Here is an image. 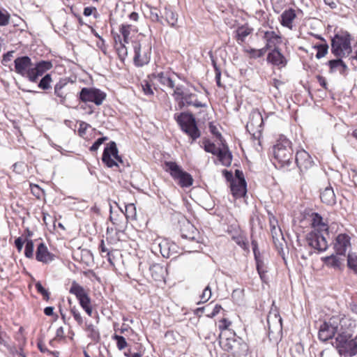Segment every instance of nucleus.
<instances>
[{
    "label": "nucleus",
    "mask_w": 357,
    "mask_h": 357,
    "mask_svg": "<svg viewBox=\"0 0 357 357\" xmlns=\"http://www.w3.org/2000/svg\"><path fill=\"white\" fill-rule=\"evenodd\" d=\"M356 321L349 317L345 315H336L325 321L319 328V338L326 342L332 338L336 333H340L342 330L354 328Z\"/></svg>",
    "instance_id": "f257e3e1"
},
{
    "label": "nucleus",
    "mask_w": 357,
    "mask_h": 357,
    "mask_svg": "<svg viewBox=\"0 0 357 357\" xmlns=\"http://www.w3.org/2000/svg\"><path fill=\"white\" fill-rule=\"evenodd\" d=\"M353 330H342L335 337L333 345L341 356H352L357 354V335L351 337Z\"/></svg>",
    "instance_id": "f03ea898"
},
{
    "label": "nucleus",
    "mask_w": 357,
    "mask_h": 357,
    "mask_svg": "<svg viewBox=\"0 0 357 357\" xmlns=\"http://www.w3.org/2000/svg\"><path fill=\"white\" fill-rule=\"evenodd\" d=\"M292 152L291 142L287 137L280 136L273 146V155L281 167L290 164Z\"/></svg>",
    "instance_id": "7ed1b4c3"
},
{
    "label": "nucleus",
    "mask_w": 357,
    "mask_h": 357,
    "mask_svg": "<svg viewBox=\"0 0 357 357\" xmlns=\"http://www.w3.org/2000/svg\"><path fill=\"white\" fill-rule=\"evenodd\" d=\"M351 40V36L347 31H340L336 33L332 39V52L339 57L349 56L352 52Z\"/></svg>",
    "instance_id": "20e7f679"
},
{
    "label": "nucleus",
    "mask_w": 357,
    "mask_h": 357,
    "mask_svg": "<svg viewBox=\"0 0 357 357\" xmlns=\"http://www.w3.org/2000/svg\"><path fill=\"white\" fill-rule=\"evenodd\" d=\"M165 170L178 182L181 188H188L192 185L193 178L192 176L183 171L181 167L175 162L167 161L165 162Z\"/></svg>",
    "instance_id": "39448f33"
},
{
    "label": "nucleus",
    "mask_w": 357,
    "mask_h": 357,
    "mask_svg": "<svg viewBox=\"0 0 357 357\" xmlns=\"http://www.w3.org/2000/svg\"><path fill=\"white\" fill-rule=\"evenodd\" d=\"M177 123L182 130L188 135L195 141L200 137V132L197 128L195 117L188 113H181L175 116Z\"/></svg>",
    "instance_id": "423d86ee"
},
{
    "label": "nucleus",
    "mask_w": 357,
    "mask_h": 357,
    "mask_svg": "<svg viewBox=\"0 0 357 357\" xmlns=\"http://www.w3.org/2000/svg\"><path fill=\"white\" fill-rule=\"evenodd\" d=\"M69 292L76 296L81 307L89 316H91L93 310L91 305V298L84 287L74 281L72 283Z\"/></svg>",
    "instance_id": "0eeeda50"
},
{
    "label": "nucleus",
    "mask_w": 357,
    "mask_h": 357,
    "mask_svg": "<svg viewBox=\"0 0 357 357\" xmlns=\"http://www.w3.org/2000/svg\"><path fill=\"white\" fill-rule=\"evenodd\" d=\"M106 98V94L96 88H83L79 92V100L84 102H91L100 105Z\"/></svg>",
    "instance_id": "6e6552de"
},
{
    "label": "nucleus",
    "mask_w": 357,
    "mask_h": 357,
    "mask_svg": "<svg viewBox=\"0 0 357 357\" xmlns=\"http://www.w3.org/2000/svg\"><path fill=\"white\" fill-rule=\"evenodd\" d=\"M102 160L108 167L118 166L119 162H123L121 157L119 155L118 149L114 142H109L105 148Z\"/></svg>",
    "instance_id": "1a4fd4ad"
},
{
    "label": "nucleus",
    "mask_w": 357,
    "mask_h": 357,
    "mask_svg": "<svg viewBox=\"0 0 357 357\" xmlns=\"http://www.w3.org/2000/svg\"><path fill=\"white\" fill-rule=\"evenodd\" d=\"M14 63L15 70L17 74L26 77L30 82L31 79L34 78L33 73V64L29 56L18 57L15 59Z\"/></svg>",
    "instance_id": "9d476101"
},
{
    "label": "nucleus",
    "mask_w": 357,
    "mask_h": 357,
    "mask_svg": "<svg viewBox=\"0 0 357 357\" xmlns=\"http://www.w3.org/2000/svg\"><path fill=\"white\" fill-rule=\"evenodd\" d=\"M135 51L134 62L138 66H142L149 62L151 57V47L149 45L135 42L133 44Z\"/></svg>",
    "instance_id": "9b49d317"
},
{
    "label": "nucleus",
    "mask_w": 357,
    "mask_h": 357,
    "mask_svg": "<svg viewBox=\"0 0 357 357\" xmlns=\"http://www.w3.org/2000/svg\"><path fill=\"white\" fill-rule=\"evenodd\" d=\"M326 235L311 231L306 236L307 243L309 246L319 252L325 251L328 248Z\"/></svg>",
    "instance_id": "f8f14e48"
},
{
    "label": "nucleus",
    "mask_w": 357,
    "mask_h": 357,
    "mask_svg": "<svg viewBox=\"0 0 357 357\" xmlns=\"http://www.w3.org/2000/svg\"><path fill=\"white\" fill-rule=\"evenodd\" d=\"M333 248L337 255L345 256L351 248V237L347 234H338L335 238Z\"/></svg>",
    "instance_id": "ddd939ff"
},
{
    "label": "nucleus",
    "mask_w": 357,
    "mask_h": 357,
    "mask_svg": "<svg viewBox=\"0 0 357 357\" xmlns=\"http://www.w3.org/2000/svg\"><path fill=\"white\" fill-rule=\"evenodd\" d=\"M176 75L174 72H172L169 70H167L156 72L155 73H153L151 76L155 79L158 80L164 86H167L170 89H174V77Z\"/></svg>",
    "instance_id": "4468645a"
},
{
    "label": "nucleus",
    "mask_w": 357,
    "mask_h": 357,
    "mask_svg": "<svg viewBox=\"0 0 357 357\" xmlns=\"http://www.w3.org/2000/svg\"><path fill=\"white\" fill-rule=\"evenodd\" d=\"M153 245L154 248H156L155 247L159 248L160 254L165 258H169L173 255L176 247L175 244L171 243L169 240L161 238L155 239Z\"/></svg>",
    "instance_id": "2eb2a0df"
},
{
    "label": "nucleus",
    "mask_w": 357,
    "mask_h": 357,
    "mask_svg": "<svg viewBox=\"0 0 357 357\" xmlns=\"http://www.w3.org/2000/svg\"><path fill=\"white\" fill-rule=\"evenodd\" d=\"M263 124V118L258 111H252L250 115L249 121L246 125L247 130L251 132H260Z\"/></svg>",
    "instance_id": "dca6fc26"
},
{
    "label": "nucleus",
    "mask_w": 357,
    "mask_h": 357,
    "mask_svg": "<svg viewBox=\"0 0 357 357\" xmlns=\"http://www.w3.org/2000/svg\"><path fill=\"white\" fill-rule=\"evenodd\" d=\"M311 218V225L313 229L312 231H314L317 233L326 234L328 236V226L326 221H325L324 218L317 213H312Z\"/></svg>",
    "instance_id": "f3484780"
},
{
    "label": "nucleus",
    "mask_w": 357,
    "mask_h": 357,
    "mask_svg": "<svg viewBox=\"0 0 357 357\" xmlns=\"http://www.w3.org/2000/svg\"><path fill=\"white\" fill-rule=\"evenodd\" d=\"M295 160L301 170L307 169L313 165V160L310 155L303 149L296 152Z\"/></svg>",
    "instance_id": "a211bd4d"
},
{
    "label": "nucleus",
    "mask_w": 357,
    "mask_h": 357,
    "mask_svg": "<svg viewBox=\"0 0 357 357\" xmlns=\"http://www.w3.org/2000/svg\"><path fill=\"white\" fill-rule=\"evenodd\" d=\"M69 93L68 82L66 79H60L54 86V94L61 104L64 105Z\"/></svg>",
    "instance_id": "6ab92c4d"
},
{
    "label": "nucleus",
    "mask_w": 357,
    "mask_h": 357,
    "mask_svg": "<svg viewBox=\"0 0 357 357\" xmlns=\"http://www.w3.org/2000/svg\"><path fill=\"white\" fill-rule=\"evenodd\" d=\"M263 39L266 43L264 48L267 50L276 47L281 43V37L273 31H267L264 33Z\"/></svg>",
    "instance_id": "aec40b11"
},
{
    "label": "nucleus",
    "mask_w": 357,
    "mask_h": 357,
    "mask_svg": "<svg viewBox=\"0 0 357 357\" xmlns=\"http://www.w3.org/2000/svg\"><path fill=\"white\" fill-rule=\"evenodd\" d=\"M36 258L38 261L47 264L53 261L54 255L43 243H40L36 250Z\"/></svg>",
    "instance_id": "412c9836"
},
{
    "label": "nucleus",
    "mask_w": 357,
    "mask_h": 357,
    "mask_svg": "<svg viewBox=\"0 0 357 357\" xmlns=\"http://www.w3.org/2000/svg\"><path fill=\"white\" fill-rule=\"evenodd\" d=\"M52 68V64L50 61H42L33 65V79H31V82H36L38 78L42 76L46 71Z\"/></svg>",
    "instance_id": "4be33fe9"
},
{
    "label": "nucleus",
    "mask_w": 357,
    "mask_h": 357,
    "mask_svg": "<svg viewBox=\"0 0 357 357\" xmlns=\"http://www.w3.org/2000/svg\"><path fill=\"white\" fill-rule=\"evenodd\" d=\"M267 61L272 64L280 67H284L287 63L285 57L278 48H275L272 52L268 53Z\"/></svg>",
    "instance_id": "5701e85b"
},
{
    "label": "nucleus",
    "mask_w": 357,
    "mask_h": 357,
    "mask_svg": "<svg viewBox=\"0 0 357 357\" xmlns=\"http://www.w3.org/2000/svg\"><path fill=\"white\" fill-rule=\"evenodd\" d=\"M231 191L236 198L244 197L247 192L245 181L240 179L238 181H232L231 183Z\"/></svg>",
    "instance_id": "b1692460"
},
{
    "label": "nucleus",
    "mask_w": 357,
    "mask_h": 357,
    "mask_svg": "<svg viewBox=\"0 0 357 357\" xmlns=\"http://www.w3.org/2000/svg\"><path fill=\"white\" fill-rule=\"evenodd\" d=\"M296 15L295 13V10L293 9H289L284 10L280 17H281V24L284 26H286L290 29H292L293 27V22L295 20Z\"/></svg>",
    "instance_id": "393cba45"
},
{
    "label": "nucleus",
    "mask_w": 357,
    "mask_h": 357,
    "mask_svg": "<svg viewBox=\"0 0 357 357\" xmlns=\"http://www.w3.org/2000/svg\"><path fill=\"white\" fill-rule=\"evenodd\" d=\"M344 257L335 252V255L333 254L331 256L323 258V261L327 266L337 268L343 264L344 261Z\"/></svg>",
    "instance_id": "a878e982"
},
{
    "label": "nucleus",
    "mask_w": 357,
    "mask_h": 357,
    "mask_svg": "<svg viewBox=\"0 0 357 357\" xmlns=\"http://www.w3.org/2000/svg\"><path fill=\"white\" fill-rule=\"evenodd\" d=\"M328 64L330 68V73L338 72L340 74L344 75L347 70V65L340 59L331 60L328 62Z\"/></svg>",
    "instance_id": "bb28decb"
},
{
    "label": "nucleus",
    "mask_w": 357,
    "mask_h": 357,
    "mask_svg": "<svg viewBox=\"0 0 357 357\" xmlns=\"http://www.w3.org/2000/svg\"><path fill=\"white\" fill-rule=\"evenodd\" d=\"M217 156L222 165L229 167L231 165L232 161V155L227 146H223V147L220 150Z\"/></svg>",
    "instance_id": "cd10ccee"
},
{
    "label": "nucleus",
    "mask_w": 357,
    "mask_h": 357,
    "mask_svg": "<svg viewBox=\"0 0 357 357\" xmlns=\"http://www.w3.org/2000/svg\"><path fill=\"white\" fill-rule=\"evenodd\" d=\"M320 198L322 202L328 204L333 205L335 203V195L331 187H326L320 195Z\"/></svg>",
    "instance_id": "c85d7f7f"
},
{
    "label": "nucleus",
    "mask_w": 357,
    "mask_h": 357,
    "mask_svg": "<svg viewBox=\"0 0 357 357\" xmlns=\"http://www.w3.org/2000/svg\"><path fill=\"white\" fill-rule=\"evenodd\" d=\"M196 95L194 93H185L184 96L183 97V100H184L185 106L193 105L195 107H205L206 106V104L202 103L200 101L197 100L196 98Z\"/></svg>",
    "instance_id": "c756f323"
},
{
    "label": "nucleus",
    "mask_w": 357,
    "mask_h": 357,
    "mask_svg": "<svg viewBox=\"0 0 357 357\" xmlns=\"http://www.w3.org/2000/svg\"><path fill=\"white\" fill-rule=\"evenodd\" d=\"M271 232L275 246L278 248L282 246L284 239L281 229L278 226H273L271 228Z\"/></svg>",
    "instance_id": "7c9ffc66"
},
{
    "label": "nucleus",
    "mask_w": 357,
    "mask_h": 357,
    "mask_svg": "<svg viewBox=\"0 0 357 357\" xmlns=\"http://www.w3.org/2000/svg\"><path fill=\"white\" fill-rule=\"evenodd\" d=\"M253 29L248 26H239L236 31V38L238 43H243L252 32Z\"/></svg>",
    "instance_id": "2f4dec72"
},
{
    "label": "nucleus",
    "mask_w": 357,
    "mask_h": 357,
    "mask_svg": "<svg viewBox=\"0 0 357 357\" xmlns=\"http://www.w3.org/2000/svg\"><path fill=\"white\" fill-rule=\"evenodd\" d=\"M150 271L153 280L161 281L164 278L165 268L161 265L156 264L150 267Z\"/></svg>",
    "instance_id": "473e14b6"
},
{
    "label": "nucleus",
    "mask_w": 357,
    "mask_h": 357,
    "mask_svg": "<svg viewBox=\"0 0 357 357\" xmlns=\"http://www.w3.org/2000/svg\"><path fill=\"white\" fill-rule=\"evenodd\" d=\"M186 92H185L183 87L178 86L175 88L173 96L174 98V100L177 102L178 106L179 109H182L183 107H185L184 100H183V97L185 94Z\"/></svg>",
    "instance_id": "72a5a7b5"
},
{
    "label": "nucleus",
    "mask_w": 357,
    "mask_h": 357,
    "mask_svg": "<svg viewBox=\"0 0 357 357\" xmlns=\"http://www.w3.org/2000/svg\"><path fill=\"white\" fill-rule=\"evenodd\" d=\"M165 16L167 23L175 26L178 21V15L169 8H165Z\"/></svg>",
    "instance_id": "f704fd0d"
},
{
    "label": "nucleus",
    "mask_w": 357,
    "mask_h": 357,
    "mask_svg": "<svg viewBox=\"0 0 357 357\" xmlns=\"http://www.w3.org/2000/svg\"><path fill=\"white\" fill-rule=\"evenodd\" d=\"M252 244L253 245V252H254L255 259H256V262H257V269L258 273L260 275V278L261 279H263L266 271L263 268V262H262V261H261L259 259L258 256H257V244H256L255 241H252Z\"/></svg>",
    "instance_id": "c9c22d12"
},
{
    "label": "nucleus",
    "mask_w": 357,
    "mask_h": 357,
    "mask_svg": "<svg viewBox=\"0 0 357 357\" xmlns=\"http://www.w3.org/2000/svg\"><path fill=\"white\" fill-rule=\"evenodd\" d=\"M203 148L207 153H210L214 155H217L219 153L220 148L217 147L215 144L212 143L209 140H204L203 142Z\"/></svg>",
    "instance_id": "e433bc0d"
},
{
    "label": "nucleus",
    "mask_w": 357,
    "mask_h": 357,
    "mask_svg": "<svg viewBox=\"0 0 357 357\" xmlns=\"http://www.w3.org/2000/svg\"><path fill=\"white\" fill-rule=\"evenodd\" d=\"M348 267L357 274V252L350 253L347 256Z\"/></svg>",
    "instance_id": "4c0bfd02"
},
{
    "label": "nucleus",
    "mask_w": 357,
    "mask_h": 357,
    "mask_svg": "<svg viewBox=\"0 0 357 357\" xmlns=\"http://www.w3.org/2000/svg\"><path fill=\"white\" fill-rule=\"evenodd\" d=\"M115 44L116 47L118 51V53L120 56H126L128 54L127 48L126 47V44L124 42H122L121 39L120 38V36H118L117 37H115Z\"/></svg>",
    "instance_id": "58836bf2"
},
{
    "label": "nucleus",
    "mask_w": 357,
    "mask_h": 357,
    "mask_svg": "<svg viewBox=\"0 0 357 357\" xmlns=\"http://www.w3.org/2000/svg\"><path fill=\"white\" fill-rule=\"evenodd\" d=\"M314 48L317 50V52L316 54V58L319 59L326 56L328 52V46L326 42L322 44L316 45L314 46Z\"/></svg>",
    "instance_id": "ea45409f"
},
{
    "label": "nucleus",
    "mask_w": 357,
    "mask_h": 357,
    "mask_svg": "<svg viewBox=\"0 0 357 357\" xmlns=\"http://www.w3.org/2000/svg\"><path fill=\"white\" fill-rule=\"evenodd\" d=\"M86 331L89 333V337L91 340H93V341H98L100 340L99 331L96 328V327L93 325H88Z\"/></svg>",
    "instance_id": "a19ab883"
},
{
    "label": "nucleus",
    "mask_w": 357,
    "mask_h": 357,
    "mask_svg": "<svg viewBox=\"0 0 357 357\" xmlns=\"http://www.w3.org/2000/svg\"><path fill=\"white\" fill-rule=\"evenodd\" d=\"M34 245L32 240H27L25 245L24 255L27 258H33Z\"/></svg>",
    "instance_id": "79ce46f5"
},
{
    "label": "nucleus",
    "mask_w": 357,
    "mask_h": 357,
    "mask_svg": "<svg viewBox=\"0 0 357 357\" xmlns=\"http://www.w3.org/2000/svg\"><path fill=\"white\" fill-rule=\"evenodd\" d=\"M112 338L116 341V346L119 350H123L128 346V343L123 336L115 334Z\"/></svg>",
    "instance_id": "37998d69"
},
{
    "label": "nucleus",
    "mask_w": 357,
    "mask_h": 357,
    "mask_svg": "<svg viewBox=\"0 0 357 357\" xmlns=\"http://www.w3.org/2000/svg\"><path fill=\"white\" fill-rule=\"evenodd\" d=\"M120 32L123 38V40L122 42H124L125 43H128L129 35L130 33V25H121L120 28Z\"/></svg>",
    "instance_id": "c03bdc74"
},
{
    "label": "nucleus",
    "mask_w": 357,
    "mask_h": 357,
    "mask_svg": "<svg viewBox=\"0 0 357 357\" xmlns=\"http://www.w3.org/2000/svg\"><path fill=\"white\" fill-rule=\"evenodd\" d=\"M52 78L50 74L44 76L38 84V86L43 89H48L50 87Z\"/></svg>",
    "instance_id": "a18cd8bd"
},
{
    "label": "nucleus",
    "mask_w": 357,
    "mask_h": 357,
    "mask_svg": "<svg viewBox=\"0 0 357 357\" xmlns=\"http://www.w3.org/2000/svg\"><path fill=\"white\" fill-rule=\"evenodd\" d=\"M10 14L5 10L0 9V26H3L8 24Z\"/></svg>",
    "instance_id": "49530a36"
},
{
    "label": "nucleus",
    "mask_w": 357,
    "mask_h": 357,
    "mask_svg": "<svg viewBox=\"0 0 357 357\" xmlns=\"http://www.w3.org/2000/svg\"><path fill=\"white\" fill-rule=\"evenodd\" d=\"M233 240L235 241L236 244H238L242 248H247L248 242L245 236L242 235H238L236 236H234Z\"/></svg>",
    "instance_id": "de8ad7c7"
},
{
    "label": "nucleus",
    "mask_w": 357,
    "mask_h": 357,
    "mask_svg": "<svg viewBox=\"0 0 357 357\" xmlns=\"http://www.w3.org/2000/svg\"><path fill=\"white\" fill-rule=\"evenodd\" d=\"M70 312L73 314L75 320L77 322V324L79 325H82L83 324V319L75 306L71 307Z\"/></svg>",
    "instance_id": "09e8293b"
},
{
    "label": "nucleus",
    "mask_w": 357,
    "mask_h": 357,
    "mask_svg": "<svg viewBox=\"0 0 357 357\" xmlns=\"http://www.w3.org/2000/svg\"><path fill=\"white\" fill-rule=\"evenodd\" d=\"M212 296V292L211 287L208 285L205 287L204 289L202 295H201V300L202 303H206L208 301Z\"/></svg>",
    "instance_id": "8fccbe9b"
},
{
    "label": "nucleus",
    "mask_w": 357,
    "mask_h": 357,
    "mask_svg": "<svg viewBox=\"0 0 357 357\" xmlns=\"http://www.w3.org/2000/svg\"><path fill=\"white\" fill-rule=\"evenodd\" d=\"M36 288L37 289V291L41 294L44 298V299H45L46 301H48L49 298H50V294L48 292V291L47 289H45L43 285L41 284L40 282H38L36 284Z\"/></svg>",
    "instance_id": "3c124183"
},
{
    "label": "nucleus",
    "mask_w": 357,
    "mask_h": 357,
    "mask_svg": "<svg viewBox=\"0 0 357 357\" xmlns=\"http://www.w3.org/2000/svg\"><path fill=\"white\" fill-rule=\"evenodd\" d=\"M266 50L264 47H263L259 50L252 49L250 52V54L251 56L253 58H259L263 56L266 54Z\"/></svg>",
    "instance_id": "603ef678"
},
{
    "label": "nucleus",
    "mask_w": 357,
    "mask_h": 357,
    "mask_svg": "<svg viewBox=\"0 0 357 357\" xmlns=\"http://www.w3.org/2000/svg\"><path fill=\"white\" fill-rule=\"evenodd\" d=\"M107 139V137H106L98 138L90 147V151H96L99 149L100 146Z\"/></svg>",
    "instance_id": "864d4df0"
},
{
    "label": "nucleus",
    "mask_w": 357,
    "mask_h": 357,
    "mask_svg": "<svg viewBox=\"0 0 357 357\" xmlns=\"http://www.w3.org/2000/svg\"><path fill=\"white\" fill-rule=\"evenodd\" d=\"M231 325V321L227 320V319H222L220 321V324L218 326L219 329L222 331L227 330L229 326Z\"/></svg>",
    "instance_id": "5fc2aeb1"
},
{
    "label": "nucleus",
    "mask_w": 357,
    "mask_h": 357,
    "mask_svg": "<svg viewBox=\"0 0 357 357\" xmlns=\"http://www.w3.org/2000/svg\"><path fill=\"white\" fill-rule=\"evenodd\" d=\"M142 89L146 95L151 96L153 95V92L151 87V85L148 83L142 85Z\"/></svg>",
    "instance_id": "6e6d98bb"
},
{
    "label": "nucleus",
    "mask_w": 357,
    "mask_h": 357,
    "mask_svg": "<svg viewBox=\"0 0 357 357\" xmlns=\"http://www.w3.org/2000/svg\"><path fill=\"white\" fill-rule=\"evenodd\" d=\"M221 309H222L221 305H218V304H217V305H215V306L214 307V308H213V310L212 312H211V313H210V314H207V316H208V317L212 318V317H215V315H217V314L220 312V310H221Z\"/></svg>",
    "instance_id": "4d7b16f0"
},
{
    "label": "nucleus",
    "mask_w": 357,
    "mask_h": 357,
    "mask_svg": "<svg viewBox=\"0 0 357 357\" xmlns=\"http://www.w3.org/2000/svg\"><path fill=\"white\" fill-rule=\"evenodd\" d=\"M317 79L318 80V82L319 83V84L325 89H327V82H326V79L321 76V75H317Z\"/></svg>",
    "instance_id": "13d9d810"
},
{
    "label": "nucleus",
    "mask_w": 357,
    "mask_h": 357,
    "mask_svg": "<svg viewBox=\"0 0 357 357\" xmlns=\"http://www.w3.org/2000/svg\"><path fill=\"white\" fill-rule=\"evenodd\" d=\"M23 244H24V242L20 237L15 239V245L19 252H20L22 250Z\"/></svg>",
    "instance_id": "bf43d9fd"
},
{
    "label": "nucleus",
    "mask_w": 357,
    "mask_h": 357,
    "mask_svg": "<svg viewBox=\"0 0 357 357\" xmlns=\"http://www.w3.org/2000/svg\"><path fill=\"white\" fill-rule=\"evenodd\" d=\"M324 3L332 9H335L337 6V1L335 0H324Z\"/></svg>",
    "instance_id": "052dcab7"
},
{
    "label": "nucleus",
    "mask_w": 357,
    "mask_h": 357,
    "mask_svg": "<svg viewBox=\"0 0 357 357\" xmlns=\"http://www.w3.org/2000/svg\"><path fill=\"white\" fill-rule=\"evenodd\" d=\"M269 223L271 228L273 227V226L277 227L278 225V221L276 218L274 217L273 214L269 213Z\"/></svg>",
    "instance_id": "680f3d73"
},
{
    "label": "nucleus",
    "mask_w": 357,
    "mask_h": 357,
    "mask_svg": "<svg viewBox=\"0 0 357 357\" xmlns=\"http://www.w3.org/2000/svg\"><path fill=\"white\" fill-rule=\"evenodd\" d=\"M89 127V125L84 122H82L79 124V132L80 135H82L84 133L85 130Z\"/></svg>",
    "instance_id": "e2e57ef3"
},
{
    "label": "nucleus",
    "mask_w": 357,
    "mask_h": 357,
    "mask_svg": "<svg viewBox=\"0 0 357 357\" xmlns=\"http://www.w3.org/2000/svg\"><path fill=\"white\" fill-rule=\"evenodd\" d=\"M235 174H236V178L234 180H233L232 181H238L240 179L245 180L243 178V174L241 171L236 170Z\"/></svg>",
    "instance_id": "0e129e2a"
},
{
    "label": "nucleus",
    "mask_w": 357,
    "mask_h": 357,
    "mask_svg": "<svg viewBox=\"0 0 357 357\" xmlns=\"http://www.w3.org/2000/svg\"><path fill=\"white\" fill-rule=\"evenodd\" d=\"M211 132L217 137H221L220 133L218 131L217 128L213 125H210L209 126Z\"/></svg>",
    "instance_id": "69168bd1"
},
{
    "label": "nucleus",
    "mask_w": 357,
    "mask_h": 357,
    "mask_svg": "<svg viewBox=\"0 0 357 357\" xmlns=\"http://www.w3.org/2000/svg\"><path fill=\"white\" fill-rule=\"evenodd\" d=\"M54 312V307H47L44 310V313L47 316H51L53 314Z\"/></svg>",
    "instance_id": "338daca9"
},
{
    "label": "nucleus",
    "mask_w": 357,
    "mask_h": 357,
    "mask_svg": "<svg viewBox=\"0 0 357 357\" xmlns=\"http://www.w3.org/2000/svg\"><path fill=\"white\" fill-rule=\"evenodd\" d=\"M93 9L94 8H91V7L85 8L84 10V15L85 16H90L92 14V12L93 10Z\"/></svg>",
    "instance_id": "774afa93"
}]
</instances>
